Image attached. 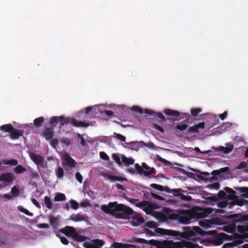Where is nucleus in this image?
I'll return each mask as SVG.
<instances>
[{"label": "nucleus", "instance_id": "nucleus-1", "mask_svg": "<svg viewBox=\"0 0 248 248\" xmlns=\"http://www.w3.org/2000/svg\"><path fill=\"white\" fill-rule=\"evenodd\" d=\"M101 210L117 219H129L133 214V210L126 205L117 202H109L108 204H103Z\"/></svg>", "mask_w": 248, "mask_h": 248}, {"label": "nucleus", "instance_id": "nucleus-2", "mask_svg": "<svg viewBox=\"0 0 248 248\" xmlns=\"http://www.w3.org/2000/svg\"><path fill=\"white\" fill-rule=\"evenodd\" d=\"M237 230L241 234H234V240L232 242L234 247L242 244L245 239L248 238V225H238Z\"/></svg>", "mask_w": 248, "mask_h": 248}, {"label": "nucleus", "instance_id": "nucleus-3", "mask_svg": "<svg viewBox=\"0 0 248 248\" xmlns=\"http://www.w3.org/2000/svg\"><path fill=\"white\" fill-rule=\"evenodd\" d=\"M0 130L10 133V137L13 140H16L22 137L24 130L15 128L11 124H5L0 127Z\"/></svg>", "mask_w": 248, "mask_h": 248}, {"label": "nucleus", "instance_id": "nucleus-4", "mask_svg": "<svg viewBox=\"0 0 248 248\" xmlns=\"http://www.w3.org/2000/svg\"><path fill=\"white\" fill-rule=\"evenodd\" d=\"M145 226L151 229L155 228V232L157 233L160 234H166L168 235L176 236L178 233L176 231L165 230L160 228H157V225L155 222L153 221H148L145 224Z\"/></svg>", "mask_w": 248, "mask_h": 248}, {"label": "nucleus", "instance_id": "nucleus-5", "mask_svg": "<svg viewBox=\"0 0 248 248\" xmlns=\"http://www.w3.org/2000/svg\"><path fill=\"white\" fill-rule=\"evenodd\" d=\"M128 201L130 203L135 204L136 206L143 208L144 211L146 212H151L153 209V204L147 201L144 200L139 202L138 199L134 198L129 199Z\"/></svg>", "mask_w": 248, "mask_h": 248}, {"label": "nucleus", "instance_id": "nucleus-6", "mask_svg": "<svg viewBox=\"0 0 248 248\" xmlns=\"http://www.w3.org/2000/svg\"><path fill=\"white\" fill-rule=\"evenodd\" d=\"M182 215H179L178 222L184 224L190 223L194 219L197 218L195 217V212L189 210H182Z\"/></svg>", "mask_w": 248, "mask_h": 248}, {"label": "nucleus", "instance_id": "nucleus-7", "mask_svg": "<svg viewBox=\"0 0 248 248\" xmlns=\"http://www.w3.org/2000/svg\"><path fill=\"white\" fill-rule=\"evenodd\" d=\"M232 238L231 236L222 232L217 234L212 239V242L215 245L219 246L223 243L224 240H229Z\"/></svg>", "mask_w": 248, "mask_h": 248}, {"label": "nucleus", "instance_id": "nucleus-8", "mask_svg": "<svg viewBox=\"0 0 248 248\" xmlns=\"http://www.w3.org/2000/svg\"><path fill=\"white\" fill-rule=\"evenodd\" d=\"M229 169L228 167H224L223 168L220 169L219 170H213L211 174L213 175L212 177H211L209 178H204V177L202 176H198L199 178L201 180H209L210 181H217V176L219 175L221 173H225L227 172L229 170Z\"/></svg>", "mask_w": 248, "mask_h": 248}, {"label": "nucleus", "instance_id": "nucleus-9", "mask_svg": "<svg viewBox=\"0 0 248 248\" xmlns=\"http://www.w3.org/2000/svg\"><path fill=\"white\" fill-rule=\"evenodd\" d=\"M195 212V217L197 218H203L211 214L213 212V209L210 208H200L197 211Z\"/></svg>", "mask_w": 248, "mask_h": 248}, {"label": "nucleus", "instance_id": "nucleus-10", "mask_svg": "<svg viewBox=\"0 0 248 248\" xmlns=\"http://www.w3.org/2000/svg\"><path fill=\"white\" fill-rule=\"evenodd\" d=\"M93 243L87 242L83 243V246L85 248H100L105 244L103 240L99 239H95L92 240Z\"/></svg>", "mask_w": 248, "mask_h": 248}, {"label": "nucleus", "instance_id": "nucleus-11", "mask_svg": "<svg viewBox=\"0 0 248 248\" xmlns=\"http://www.w3.org/2000/svg\"><path fill=\"white\" fill-rule=\"evenodd\" d=\"M30 156L31 158L36 164L38 165L41 167H44L45 164H46L44 157L38 154L32 153L30 155Z\"/></svg>", "mask_w": 248, "mask_h": 248}, {"label": "nucleus", "instance_id": "nucleus-12", "mask_svg": "<svg viewBox=\"0 0 248 248\" xmlns=\"http://www.w3.org/2000/svg\"><path fill=\"white\" fill-rule=\"evenodd\" d=\"M70 220L74 222H88L89 221L88 217L86 215L80 213L77 214H72L70 217Z\"/></svg>", "mask_w": 248, "mask_h": 248}, {"label": "nucleus", "instance_id": "nucleus-13", "mask_svg": "<svg viewBox=\"0 0 248 248\" xmlns=\"http://www.w3.org/2000/svg\"><path fill=\"white\" fill-rule=\"evenodd\" d=\"M14 175L12 172L2 174L0 175V181L3 182L9 185L14 180Z\"/></svg>", "mask_w": 248, "mask_h": 248}, {"label": "nucleus", "instance_id": "nucleus-14", "mask_svg": "<svg viewBox=\"0 0 248 248\" xmlns=\"http://www.w3.org/2000/svg\"><path fill=\"white\" fill-rule=\"evenodd\" d=\"M59 232L65 234L68 237H72L73 238L76 232L74 227L67 226L63 228H62L59 230Z\"/></svg>", "mask_w": 248, "mask_h": 248}, {"label": "nucleus", "instance_id": "nucleus-15", "mask_svg": "<svg viewBox=\"0 0 248 248\" xmlns=\"http://www.w3.org/2000/svg\"><path fill=\"white\" fill-rule=\"evenodd\" d=\"M228 217L231 219H234L235 222L248 221V215H240L238 214H232L229 215Z\"/></svg>", "mask_w": 248, "mask_h": 248}, {"label": "nucleus", "instance_id": "nucleus-16", "mask_svg": "<svg viewBox=\"0 0 248 248\" xmlns=\"http://www.w3.org/2000/svg\"><path fill=\"white\" fill-rule=\"evenodd\" d=\"M101 175L107 180H111L113 181L120 182L127 181L126 178L117 176L111 175L109 173L106 172H103Z\"/></svg>", "mask_w": 248, "mask_h": 248}, {"label": "nucleus", "instance_id": "nucleus-17", "mask_svg": "<svg viewBox=\"0 0 248 248\" xmlns=\"http://www.w3.org/2000/svg\"><path fill=\"white\" fill-rule=\"evenodd\" d=\"M180 244H177V247H181V248H196L198 247L196 244H193L191 242H188L186 240H183L179 242Z\"/></svg>", "mask_w": 248, "mask_h": 248}, {"label": "nucleus", "instance_id": "nucleus-18", "mask_svg": "<svg viewBox=\"0 0 248 248\" xmlns=\"http://www.w3.org/2000/svg\"><path fill=\"white\" fill-rule=\"evenodd\" d=\"M64 159L66 166H68L71 168H73L76 167L77 164L76 162L69 155H64Z\"/></svg>", "mask_w": 248, "mask_h": 248}, {"label": "nucleus", "instance_id": "nucleus-19", "mask_svg": "<svg viewBox=\"0 0 248 248\" xmlns=\"http://www.w3.org/2000/svg\"><path fill=\"white\" fill-rule=\"evenodd\" d=\"M48 218L50 224L54 229H57L59 225V217H54L52 215H50Z\"/></svg>", "mask_w": 248, "mask_h": 248}, {"label": "nucleus", "instance_id": "nucleus-20", "mask_svg": "<svg viewBox=\"0 0 248 248\" xmlns=\"http://www.w3.org/2000/svg\"><path fill=\"white\" fill-rule=\"evenodd\" d=\"M70 124L77 127H87L89 126V124L84 123L81 121H77L75 119H71Z\"/></svg>", "mask_w": 248, "mask_h": 248}, {"label": "nucleus", "instance_id": "nucleus-21", "mask_svg": "<svg viewBox=\"0 0 248 248\" xmlns=\"http://www.w3.org/2000/svg\"><path fill=\"white\" fill-rule=\"evenodd\" d=\"M130 218H132L134 221H136L138 223L136 225L142 224L144 222V219L142 218L140 214H138L133 211V214L131 215Z\"/></svg>", "mask_w": 248, "mask_h": 248}, {"label": "nucleus", "instance_id": "nucleus-22", "mask_svg": "<svg viewBox=\"0 0 248 248\" xmlns=\"http://www.w3.org/2000/svg\"><path fill=\"white\" fill-rule=\"evenodd\" d=\"M54 136V131L53 128H46L43 133V136L46 140L51 139Z\"/></svg>", "mask_w": 248, "mask_h": 248}, {"label": "nucleus", "instance_id": "nucleus-23", "mask_svg": "<svg viewBox=\"0 0 248 248\" xmlns=\"http://www.w3.org/2000/svg\"><path fill=\"white\" fill-rule=\"evenodd\" d=\"M150 187L153 188H155L156 190H158L160 191H166V192H170V188L168 186H164L160 185H157L156 184H152L150 185Z\"/></svg>", "mask_w": 248, "mask_h": 248}, {"label": "nucleus", "instance_id": "nucleus-24", "mask_svg": "<svg viewBox=\"0 0 248 248\" xmlns=\"http://www.w3.org/2000/svg\"><path fill=\"white\" fill-rule=\"evenodd\" d=\"M122 163L125 165H132L134 163L135 160L132 157L127 158L124 155H121Z\"/></svg>", "mask_w": 248, "mask_h": 248}, {"label": "nucleus", "instance_id": "nucleus-25", "mask_svg": "<svg viewBox=\"0 0 248 248\" xmlns=\"http://www.w3.org/2000/svg\"><path fill=\"white\" fill-rule=\"evenodd\" d=\"M143 170L141 166H140L139 164L136 163L135 164V170L133 169H129L128 171L132 174L136 172L137 173L141 174Z\"/></svg>", "mask_w": 248, "mask_h": 248}, {"label": "nucleus", "instance_id": "nucleus-26", "mask_svg": "<svg viewBox=\"0 0 248 248\" xmlns=\"http://www.w3.org/2000/svg\"><path fill=\"white\" fill-rule=\"evenodd\" d=\"M74 240L78 242H83L86 240L87 237L85 236L80 235L78 232L76 231L73 237Z\"/></svg>", "mask_w": 248, "mask_h": 248}, {"label": "nucleus", "instance_id": "nucleus-27", "mask_svg": "<svg viewBox=\"0 0 248 248\" xmlns=\"http://www.w3.org/2000/svg\"><path fill=\"white\" fill-rule=\"evenodd\" d=\"M164 112L166 115L168 116H180L181 115L180 113L178 111L170 109H166L164 110Z\"/></svg>", "mask_w": 248, "mask_h": 248}, {"label": "nucleus", "instance_id": "nucleus-28", "mask_svg": "<svg viewBox=\"0 0 248 248\" xmlns=\"http://www.w3.org/2000/svg\"><path fill=\"white\" fill-rule=\"evenodd\" d=\"M131 247H132V245L121 243H114L112 246V248H130Z\"/></svg>", "mask_w": 248, "mask_h": 248}, {"label": "nucleus", "instance_id": "nucleus-29", "mask_svg": "<svg viewBox=\"0 0 248 248\" xmlns=\"http://www.w3.org/2000/svg\"><path fill=\"white\" fill-rule=\"evenodd\" d=\"M170 193H172L173 195L175 197H180L181 194L183 192H185V191L182 188H175V189H170Z\"/></svg>", "mask_w": 248, "mask_h": 248}, {"label": "nucleus", "instance_id": "nucleus-30", "mask_svg": "<svg viewBox=\"0 0 248 248\" xmlns=\"http://www.w3.org/2000/svg\"><path fill=\"white\" fill-rule=\"evenodd\" d=\"M44 203L48 209H51L52 208L53 203L49 197L45 196L44 197Z\"/></svg>", "mask_w": 248, "mask_h": 248}, {"label": "nucleus", "instance_id": "nucleus-31", "mask_svg": "<svg viewBox=\"0 0 248 248\" xmlns=\"http://www.w3.org/2000/svg\"><path fill=\"white\" fill-rule=\"evenodd\" d=\"M59 121L60 122L61 125H64L68 124H70L71 119L68 117L65 118L63 116H59Z\"/></svg>", "mask_w": 248, "mask_h": 248}, {"label": "nucleus", "instance_id": "nucleus-32", "mask_svg": "<svg viewBox=\"0 0 248 248\" xmlns=\"http://www.w3.org/2000/svg\"><path fill=\"white\" fill-rule=\"evenodd\" d=\"M233 149V145H230L229 147L221 146L218 149V150L223 152L225 154H228L232 151Z\"/></svg>", "mask_w": 248, "mask_h": 248}, {"label": "nucleus", "instance_id": "nucleus-33", "mask_svg": "<svg viewBox=\"0 0 248 248\" xmlns=\"http://www.w3.org/2000/svg\"><path fill=\"white\" fill-rule=\"evenodd\" d=\"M44 121V118L43 117H40L35 119L33 121V124L36 127H40Z\"/></svg>", "mask_w": 248, "mask_h": 248}, {"label": "nucleus", "instance_id": "nucleus-34", "mask_svg": "<svg viewBox=\"0 0 248 248\" xmlns=\"http://www.w3.org/2000/svg\"><path fill=\"white\" fill-rule=\"evenodd\" d=\"M66 197L65 195L62 193H59L55 196L54 201L55 202H60L65 200Z\"/></svg>", "mask_w": 248, "mask_h": 248}, {"label": "nucleus", "instance_id": "nucleus-35", "mask_svg": "<svg viewBox=\"0 0 248 248\" xmlns=\"http://www.w3.org/2000/svg\"><path fill=\"white\" fill-rule=\"evenodd\" d=\"M26 171L27 170L25 168H24L21 165H17L14 169L15 172L17 174H20Z\"/></svg>", "mask_w": 248, "mask_h": 248}, {"label": "nucleus", "instance_id": "nucleus-36", "mask_svg": "<svg viewBox=\"0 0 248 248\" xmlns=\"http://www.w3.org/2000/svg\"><path fill=\"white\" fill-rule=\"evenodd\" d=\"M60 142L62 145H64L66 146H68L73 143V140L68 138H62L60 140Z\"/></svg>", "mask_w": 248, "mask_h": 248}, {"label": "nucleus", "instance_id": "nucleus-37", "mask_svg": "<svg viewBox=\"0 0 248 248\" xmlns=\"http://www.w3.org/2000/svg\"><path fill=\"white\" fill-rule=\"evenodd\" d=\"M3 162L5 165H9L12 166H16L18 164V161L15 159H11L10 160H3Z\"/></svg>", "mask_w": 248, "mask_h": 248}, {"label": "nucleus", "instance_id": "nucleus-38", "mask_svg": "<svg viewBox=\"0 0 248 248\" xmlns=\"http://www.w3.org/2000/svg\"><path fill=\"white\" fill-rule=\"evenodd\" d=\"M202 109L200 108H192L191 110V115L193 118H196L199 115V113L202 112Z\"/></svg>", "mask_w": 248, "mask_h": 248}, {"label": "nucleus", "instance_id": "nucleus-39", "mask_svg": "<svg viewBox=\"0 0 248 248\" xmlns=\"http://www.w3.org/2000/svg\"><path fill=\"white\" fill-rule=\"evenodd\" d=\"M113 159L118 164L120 165L122 163L121 160L120 155L118 153H114L112 155Z\"/></svg>", "mask_w": 248, "mask_h": 248}, {"label": "nucleus", "instance_id": "nucleus-40", "mask_svg": "<svg viewBox=\"0 0 248 248\" xmlns=\"http://www.w3.org/2000/svg\"><path fill=\"white\" fill-rule=\"evenodd\" d=\"M172 241H166L163 242L158 248H171L172 246Z\"/></svg>", "mask_w": 248, "mask_h": 248}, {"label": "nucleus", "instance_id": "nucleus-41", "mask_svg": "<svg viewBox=\"0 0 248 248\" xmlns=\"http://www.w3.org/2000/svg\"><path fill=\"white\" fill-rule=\"evenodd\" d=\"M56 173L58 178H61L63 176L64 174L63 169L61 167H58L57 170H56Z\"/></svg>", "mask_w": 248, "mask_h": 248}, {"label": "nucleus", "instance_id": "nucleus-42", "mask_svg": "<svg viewBox=\"0 0 248 248\" xmlns=\"http://www.w3.org/2000/svg\"><path fill=\"white\" fill-rule=\"evenodd\" d=\"M144 113L150 116H153L154 117H156L157 116V112L154 111V110L149 109L147 108H145L144 109Z\"/></svg>", "mask_w": 248, "mask_h": 248}, {"label": "nucleus", "instance_id": "nucleus-43", "mask_svg": "<svg viewBox=\"0 0 248 248\" xmlns=\"http://www.w3.org/2000/svg\"><path fill=\"white\" fill-rule=\"evenodd\" d=\"M69 202L71 204V207L75 210H77L78 209L79 204L78 203L74 200H71L69 201Z\"/></svg>", "mask_w": 248, "mask_h": 248}, {"label": "nucleus", "instance_id": "nucleus-44", "mask_svg": "<svg viewBox=\"0 0 248 248\" xmlns=\"http://www.w3.org/2000/svg\"><path fill=\"white\" fill-rule=\"evenodd\" d=\"M11 193L14 197H17L20 194L18 189L16 186H14L12 188Z\"/></svg>", "mask_w": 248, "mask_h": 248}, {"label": "nucleus", "instance_id": "nucleus-45", "mask_svg": "<svg viewBox=\"0 0 248 248\" xmlns=\"http://www.w3.org/2000/svg\"><path fill=\"white\" fill-rule=\"evenodd\" d=\"M188 126L186 124H184L182 125H177L175 128L177 130H179L180 131H182L184 130H186Z\"/></svg>", "mask_w": 248, "mask_h": 248}, {"label": "nucleus", "instance_id": "nucleus-46", "mask_svg": "<svg viewBox=\"0 0 248 248\" xmlns=\"http://www.w3.org/2000/svg\"><path fill=\"white\" fill-rule=\"evenodd\" d=\"M19 210L21 212H22V213H23L25 214V215H27V216H30V217H32V216H33V213H32L30 212L29 211H28L27 209H25V208H23V207H21V208H20L19 209Z\"/></svg>", "mask_w": 248, "mask_h": 248}, {"label": "nucleus", "instance_id": "nucleus-47", "mask_svg": "<svg viewBox=\"0 0 248 248\" xmlns=\"http://www.w3.org/2000/svg\"><path fill=\"white\" fill-rule=\"evenodd\" d=\"M207 187L211 189L218 190L220 188V185L218 182H216L213 184L208 185Z\"/></svg>", "mask_w": 248, "mask_h": 248}, {"label": "nucleus", "instance_id": "nucleus-48", "mask_svg": "<svg viewBox=\"0 0 248 248\" xmlns=\"http://www.w3.org/2000/svg\"><path fill=\"white\" fill-rule=\"evenodd\" d=\"M131 109L141 114L144 113L142 108L139 106H133L132 107Z\"/></svg>", "mask_w": 248, "mask_h": 248}, {"label": "nucleus", "instance_id": "nucleus-49", "mask_svg": "<svg viewBox=\"0 0 248 248\" xmlns=\"http://www.w3.org/2000/svg\"><path fill=\"white\" fill-rule=\"evenodd\" d=\"M180 198L183 201L187 202H190L192 200V198L191 197L185 195L183 193L180 196Z\"/></svg>", "mask_w": 248, "mask_h": 248}, {"label": "nucleus", "instance_id": "nucleus-50", "mask_svg": "<svg viewBox=\"0 0 248 248\" xmlns=\"http://www.w3.org/2000/svg\"><path fill=\"white\" fill-rule=\"evenodd\" d=\"M199 132V131L197 130V128L195 125L190 126L188 129H187V132L188 133H197Z\"/></svg>", "mask_w": 248, "mask_h": 248}, {"label": "nucleus", "instance_id": "nucleus-51", "mask_svg": "<svg viewBox=\"0 0 248 248\" xmlns=\"http://www.w3.org/2000/svg\"><path fill=\"white\" fill-rule=\"evenodd\" d=\"M179 217V215L175 213H172L169 215V218L170 220H176L178 221Z\"/></svg>", "mask_w": 248, "mask_h": 248}, {"label": "nucleus", "instance_id": "nucleus-52", "mask_svg": "<svg viewBox=\"0 0 248 248\" xmlns=\"http://www.w3.org/2000/svg\"><path fill=\"white\" fill-rule=\"evenodd\" d=\"M114 134L115 135L116 138L117 139L120 140L122 141H124V142L125 141L126 138L125 136L122 135L121 134H119V133H114Z\"/></svg>", "mask_w": 248, "mask_h": 248}, {"label": "nucleus", "instance_id": "nucleus-53", "mask_svg": "<svg viewBox=\"0 0 248 248\" xmlns=\"http://www.w3.org/2000/svg\"><path fill=\"white\" fill-rule=\"evenodd\" d=\"M227 194L226 193L223 191L220 190L218 193V197L220 199H225L226 198Z\"/></svg>", "mask_w": 248, "mask_h": 248}, {"label": "nucleus", "instance_id": "nucleus-54", "mask_svg": "<svg viewBox=\"0 0 248 248\" xmlns=\"http://www.w3.org/2000/svg\"><path fill=\"white\" fill-rule=\"evenodd\" d=\"M151 195L153 198H154L157 200H158L159 201H164L165 200V198L164 197H163L162 196H160L159 195H157V194L153 193V192L151 193Z\"/></svg>", "mask_w": 248, "mask_h": 248}, {"label": "nucleus", "instance_id": "nucleus-55", "mask_svg": "<svg viewBox=\"0 0 248 248\" xmlns=\"http://www.w3.org/2000/svg\"><path fill=\"white\" fill-rule=\"evenodd\" d=\"M247 163L245 161H243L240 163V164L236 167V168L238 170H240L242 169L246 168L247 167Z\"/></svg>", "mask_w": 248, "mask_h": 248}, {"label": "nucleus", "instance_id": "nucleus-56", "mask_svg": "<svg viewBox=\"0 0 248 248\" xmlns=\"http://www.w3.org/2000/svg\"><path fill=\"white\" fill-rule=\"evenodd\" d=\"M59 118H60L59 116L52 117L49 121L50 124L53 125L55 123H58L59 122Z\"/></svg>", "mask_w": 248, "mask_h": 248}, {"label": "nucleus", "instance_id": "nucleus-57", "mask_svg": "<svg viewBox=\"0 0 248 248\" xmlns=\"http://www.w3.org/2000/svg\"><path fill=\"white\" fill-rule=\"evenodd\" d=\"M77 136L80 139V143L82 146H85L86 145L85 139L82 135L79 133H77Z\"/></svg>", "mask_w": 248, "mask_h": 248}, {"label": "nucleus", "instance_id": "nucleus-58", "mask_svg": "<svg viewBox=\"0 0 248 248\" xmlns=\"http://www.w3.org/2000/svg\"><path fill=\"white\" fill-rule=\"evenodd\" d=\"M59 143V140L57 139H54L51 140L50 145L54 148H56V146L58 145Z\"/></svg>", "mask_w": 248, "mask_h": 248}, {"label": "nucleus", "instance_id": "nucleus-59", "mask_svg": "<svg viewBox=\"0 0 248 248\" xmlns=\"http://www.w3.org/2000/svg\"><path fill=\"white\" fill-rule=\"evenodd\" d=\"M76 178L77 180L80 184L82 183L83 178L81 174L79 172L76 173Z\"/></svg>", "mask_w": 248, "mask_h": 248}, {"label": "nucleus", "instance_id": "nucleus-60", "mask_svg": "<svg viewBox=\"0 0 248 248\" xmlns=\"http://www.w3.org/2000/svg\"><path fill=\"white\" fill-rule=\"evenodd\" d=\"M100 156L101 158H102L105 160H108L109 159L108 156L105 152H100Z\"/></svg>", "mask_w": 248, "mask_h": 248}, {"label": "nucleus", "instance_id": "nucleus-61", "mask_svg": "<svg viewBox=\"0 0 248 248\" xmlns=\"http://www.w3.org/2000/svg\"><path fill=\"white\" fill-rule=\"evenodd\" d=\"M153 127L154 128L159 131L160 132H161L162 133L164 132V129L161 126L157 125V124H154Z\"/></svg>", "mask_w": 248, "mask_h": 248}, {"label": "nucleus", "instance_id": "nucleus-62", "mask_svg": "<svg viewBox=\"0 0 248 248\" xmlns=\"http://www.w3.org/2000/svg\"><path fill=\"white\" fill-rule=\"evenodd\" d=\"M195 126H196L197 130L199 131V129H203L204 128L205 123L204 122H201L198 124H195Z\"/></svg>", "mask_w": 248, "mask_h": 248}, {"label": "nucleus", "instance_id": "nucleus-63", "mask_svg": "<svg viewBox=\"0 0 248 248\" xmlns=\"http://www.w3.org/2000/svg\"><path fill=\"white\" fill-rule=\"evenodd\" d=\"M228 205V202L226 201H223L218 203V206L220 208H225Z\"/></svg>", "mask_w": 248, "mask_h": 248}, {"label": "nucleus", "instance_id": "nucleus-64", "mask_svg": "<svg viewBox=\"0 0 248 248\" xmlns=\"http://www.w3.org/2000/svg\"><path fill=\"white\" fill-rule=\"evenodd\" d=\"M156 117H157L158 118H159L160 119V121L162 122H166V119L162 113H161V112L157 113Z\"/></svg>", "mask_w": 248, "mask_h": 248}]
</instances>
